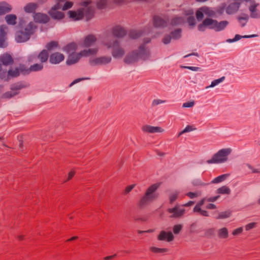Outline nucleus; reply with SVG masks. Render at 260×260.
Segmentation results:
<instances>
[{"label":"nucleus","instance_id":"1","mask_svg":"<svg viewBox=\"0 0 260 260\" xmlns=\"http://www.w3.org/2000/svg\"><path fill=\"white\" fill-rule=\"evenodd\" d=\"M90 3L89 0H84L80 4V6L83 8L77 11H69L68 12L69 17L74 21H77L83 19L85 16L87 20H89L93 15V9L91 7H89Z\"/></svg>","mask_w":260,"mask_h":260},{"label":"nucleus","instance_id":"2","mask_svg":"<svg viewBox=\"0 0 260 260\" xmlns=\"http://www.w3.org/2000/svg\"><path fill=\"white\" fill-rule=\"evenodd\" d=\"M230 148L222 149L215 154L211 159L208 160V164H218L224 162L228 159V156L231 153Z\"/></svg>","mask_w":260,"mask_h":260},{"label":"nucleus","instance_id":"3","mask_svg":"<svg viewBox=\"0 0 260 260\" xmlns=\"http://www.w3.org/2000/svg\"><path fill=\"white\" fill-rule=\"evenodd\" d=\"M167 212L171 214L170 216L171 218H179L183 216L185 213V209L183 208L182 205L176 204L174 207L168 208Z\"/></svg>","mask_w":260,"mask_h":260},{"label":"nucleus","instance_id":"4","mask_svg":"<svg viewBox=\"0 0 260 260\" xmlns=\"http://www.w3.org/2000/svg\"><path fill=\"white\" fill-rule=\"evenodd\" d=\"M108 48H112V55L114 57H122L124 53V50L122 48H121L118 42L117 41H115L113 44H106Z\"/></svg>","mask_w":260,"mask_h":260},{"label":"nucleus","instance_id":"5","mask_svg":"<svg viewBox=\"0 0 260 260\" xmlns=\"http://www.w3.org/2000/svg\"><path fill=\"white\" fill-rule=\"evenodd\" d=\"M216 20L211 18H206L202 23L198 25V29L200 31H204L207 27L211 29H215Z\"/></svg>","mask_w":260,"mask_h":260},{"label":"nucleus","instance_id":"6","mask_svg":"<svg viewBox=\"0 0 260 260\" xmlns=\"http://www.w3.org/2000/svg\"><path fill=\"white\" fill-rule=\"evenodd\" d=\"M160 185V183H157L151 185L147 188L145 194L147 195V196L149 197V199L152 200L156 199L157 198L158 195L155 193V191L159 187Z\"/></svg>","mask_w":260,"mask_h":260},{"label":"nucleus","instance_id":"7","mask_svg":"<svg viewBox=\"0 0 260 260\" xmlns=\"http://www.w3.org/2000/svg\"><path fill=\"white\" fill-rule=\"evenodd\" d=\"M174 237L171 232L161 231L157 236V239L159 241H166L171 242L174 240Z\"/></svg>","mask_w":260,"mask_h":260},{"label":"nucleus","instance_id":"8","mask_svg":"<svg viewBox=\"0 0 260 260\" xmlns=\"http://www.w3.org/2000/svg\"><path fill=\"white\" fill-rule=\"evenodd\" d=\"M83 57L81 51L77 53H71L68 58L67 63L69 65L76 63Z\"/></svg>","mask_w":260,"mask_h":260},{"label":"nucleus","instance_id":"9","mask_svg":"<svg viewBox=\"0 0 260 260\" xmlns=\"http://www.w3.org/2000/svg\"><path fill=\"white\" fill-rule=\"evenodd\" d=\"M34 20L37 23H46L49 21L50 19L45 14L37 13L34 15Z\"/></svg>","mask_w":260,"mask_h":260},{"label":"nucleus","instance_id":"10","mask_svg":"<svg viewBox=\"0 0 260 260\" xmlns=\"http://www.w3.org/2000/svg\"><path fill=\"white\" fill-rule=\"evenodd\" d=\"M7 30V26L3 25L0 26V47L4 48L6 46Z\"/></svg>","mask_w":260,"mask_h":260},{"label":"nucleus","instance_id":"11","mask_svg":"<svg viewBox=\"0 0 260 260\" xmlns=\"http://www.w3.org/2000/svg\"><path fill=\"white\" fill-rule=\"evenodd\" d=\"M96 38L93 35H88L85 37L82 45L85 47H89L93 45L96 42Z\"/></svg>","mask_w":260,"mask_h":260},{"label":"nucleus","instance_id":"12","mask_svg":"<svg viewBox=\"0 0 260 260\" xmlns=\"http://www.w3.org/2000/svg\"><path fill=\"white\" fill-rule=\"evenodd\" d=\"M64 59V55L59 52H55L50 56V61L53 64L59 63Z\"/></svg>","mask_w":260,"mask_h":260},{"label":"nucleus","instance_id":"13","mask_svg":"<svg viewBox=\"0 0 260 260\" xmlns=\"http://www.w3.org/2000/svg\"><path fill=\"white\" fill-rule=\"evenodd\" d=\"M111 60L110 57L102 56L95 58L91 60V63L93 65L105 64L109 63Z\"/></svg>","mask_w":260,"mask_h":260},{"label":"nucleus","instance_id":"14","mask_svg":"<svg viewBox=\"0 0 260 260\" xmlns=\"http://www.w3.org/2000/svg\"><path fill=\"white\" fill-rule=\"evenodd\" d=\"M29 36L24 31H19L17 32L15 39L18 43H22L29 39Z\"/></svg>","mask_w":260,"mask_h":260},{"label":"nucleus","instance_id":"15","mask_svg":"<svg viewBox=\"0 0 260 260\" xmlns=\"http://www.w3.org/2000/svg\"><path fill=\"white\" fill-rule=\"evenodd\" d=\"M1 61L5 66L12 64L14 62V59L12 57L8 54H5L1 56Z\"/></svg>","mask_w":260,"mask_h":260},{"label":"nucleus","instance_id":"16","mask_svg":"<svg viewBox=\"0 0 260 260\" xmlns=\"http://www.w3.org/2000/svg\"><path fill=\"white\" fill-rule=\"evenodd\" d=\"M37 29V26L32 22H30L25 27L24 31L30 37L33 35Z\"/></svg>","mask_w":260,"mask_h":260},{"label":"nucleus","instance_id":"17","mask_svg":"<svg viewBox=\"0 0 260 260\" xmlns=\"http://www.w3.org/2000/svg\"><path fill=\"white\" fill-rule=\"evenodd\" d=\"M99 49L98 48H89L82 50V53L83 57H88L90 56L96 55L98 53Z\"/></svg>","mask_w":260,"mask_h":260},{"label":"nucleus","instance_id":"18","mask_svg":"<svg viewBox=\"0 0 260 260\" xmlns=\"http://www.w3.org/2000/svg\"><path fill=\"white\" fill-rule=\"evenodd\" d=\"M139 54L137 52H133L130 55H127L124 61L127 63H131L136 61L139 57Z\"/></svg>","mask_w":260,"mask_h":260},{"label":"nucleus","instance_id":"19","mask_svg":"<svg viewBox=\"0 0 260 260\" xmlns=\"http://www.w3.org/2000/svg\"><path fill=\"white\" fill-rule=\"evenodd\" d=\"M113 35L118 38H121L125 35L126 32L124 29L119 26L114 27L112 31Z\"/></svg>","mask_w":260,"mask_h":260},{"label":"nucleus","instance_id":"20","mask_svg":"<svg viewBox=\"0 0 260 260\" xmlns=\"http://www.w3.org/2000/svg\"><path fill=\"white\" fill-rule=\"evenodd\" d=\"M240 3H233L231 4L226 9V13L229 14H233L239 9Z\"/></svg>","mask_w":260,"mask_h":260},{"label":"nucleus","instance_id":"21","mask_svg":"<svg viewBox=\"0 0 260 260\" xmlns=\"http://www.w3.org/2000/svg\"><path fill=\"white\" fill-rule=\"evenodd\" d=\"M143 130L145 132L148 133H157V132H162L163 129L158 126H151L148 125H146L143 127Z\"/></svg>","mask_w":260,"mask_h":260},{"label":"nucleus","instance_id":"22","mask_svg":"<svg viewBox=\"0 0 260 260\" xmlns=\"http://www.w3.org/2000/svg\"><path fill=\"white\" fill-rule=\"evenodd\" d=\"M48 52L45 49L41 51L38 55V58L42 63L46 62L48 60Z\"/></svg>","mask_w":260,"mask_h":260},{"label":"nucleus","instance_id":"23","mask_svg":"<svg viewBox=\"0 0 260 260\" xmlns=\"http://www.w3.org/2000/svg\"><path fill=\"white\" fill-rule=\"evenodd\" d=\"M38 7V5L35 3H28L24 7V10L28 13H34Z\"/></svg>","mask_w":260,"mask_h":260},{"label":"nucleus","instance_id":"24","mask_svg":"<svg viewBox=\"0 0 260 260\" xmlns=\"http://www.w3.org/2000/svg\"><path fill=\"white\" fill-rule=\"evenodd\" d=\"M20 75L18 68L11 69L8 71L7 79L9 80L12 78L17 77Z\"/></svg>","mask_w":260,"mask_h":260},{"label":"nucleus","instance_id":"25","mask_svg":"<svg viewBox=\"0 0 260 260\" xmlns=\"http://www.w3.org/2000/svg\"><path fill=\"white\" fill-rule=\"evenodd\" d=\"M154 25L156 27L164 26L166 24V22L159 16H155L153 18Z\"/></svg>","mask_w":260,"mask_h":260},{"label":"nucleus","instance_id":"26","mask_svg":"<svg viewBox=\"0 0 260 260\" xmlns=\"http://www.w3.org/2000/svg\"><path fill=\"white\" fill-rule=\"evenodd\" d=\"M77 49V45L75 43H71L64 47V50L68 53H74Z\"/></svg>","mask_w":260,"mask_h":260},{"label":"nucleus","instance_id":"27","mask_svg":"<svg viewBox=\"0 0 260 260\" xmlns=\"http://www.w3.org/2000/svg\"><path fill=\"white\" fill-rule=\"evenodd\" d=\"M229 24L228 21H221L220 22H218L216 21V24L215 26V30L216 31H220L223 29Z\"/></svg>","mask_w":260,"mask_h":260},{"label":"nucleus","instance_id":"28","mask_svg":"<svg viewBox=\"0 0 260 260\" xmlns=\"http://www.w3.org/2000/svg\"><path fill=\"white\" fill-rule=\"evenodd\" d=\"M11 10V6L7 4H0V15L9 12Z\"/></svg>","mask_w":260,"mask_h":260},{"label":"nucleus","instance_id":"29","mask_svg":"<svg viewBox=\"0 0 260 260\" xmlns=\"http://www.w3.org/2000/svg\"><path fill=\"white\" fill-rule=\"evenodd\" d=\"M5 19L9 24L14 25L16 23L17 17L15 15H8L6 16Z\"/></svg>","mask_w":260,"mask_h":260},{"label":"nucleus","instance_id":"30","mask_svg":"<svg viewBox=\"0 0 260 260\" xmlns=\"http://www.w3.org/2000/svg\"><path fill=\"white\" fill-rule=\"evenodd\" d=\"M179 192L178 191H174L170 193L169 196V202L172 204L176 201L179 197Z\"/></svg>","mask_w":260,"mask_h":260},{"label":"nucleus","instance_id":"31","mask_svg":"<svg viewBox=\"0 0 260 260\" xmlns=\"http://www.w3.org/2000/svg\"><path fill=\"white\" fill-rule=\"evenodd\" d=\"M43 69V64L42 63H35L30 66V72H35L41 71Z\"/></svg>","mask_w":260,"mask_h":260},{"label":"nucleus","instance_id":"32","mask_svg":"<svg viewBox=\"0 0 260 260\" xmlns=\"http://www.w3.org/2000/svg\"><path fill=\"white\" fill-rule=\"evenodd\" d=\"M19 70V73H22V74H29L30 73V67L28 68L26 66L23 64H20L18 68Z\"/></svg>","mask_w":260,"mask_h":260},{"label":"nucleus","instance_id":"33","mask_svg":"<svg viewBox=\"0 0 260 260\" xmlns=\"http://www.w3.org/2000/svg\"><path fill=\"white\" fill-rule=\"evenodd\" d=\"M217 193L218 194H229L231 193V190L228 186H222L217 189Z\"/></svg>","mask_w":260,"mask_h":260},{"label":"nucleus","instance_id":"34","mask_svg":"<svg viewBox=\"0 0 260 260\" xmlns=\"http://www.w3.org/2000/svg\"><path fill=\"white\" fill-rule=\"evenodd\" d=\"M153 201L152 200L149 199V197L147 196L145 194L144 196L140 199L139 202V206L140 207H142L146 205L149 202Z\"/></svg>","mask_w":260,"mask_h":260},{"label":"nucleus","instance_id":"35","mask_svg":"<svg viewBox=\"0 0 260 260\" xmlns=\"http://www.w3.org/2000/svg\"><path fill=\"white\" fill-rule=\"evenodd\" d=\"M228 235V231L225 228H223L218 231V236L220 238H226Z\"/></svg>","mask_w":260,"mask_h":260},{"label":"nucleus","instance_id":"36","mask_svg":"<svg viewBox=\"0 0 260 260\" xmlns=\"http://www.w3.org/2000/svg\"><path fill=\"white\" fill-rule=\"evenodd\" d=\"M229 176V174H228L219 176L216 177L215 178H214L212 180V183H218L221 182L223 181L224 180H225Z\"/></svg>","mask_w":260,"mask_h":260},{"label":"nucleus","instance_id":"37","mask_svg":"<svg viewBox=\"0 0 260 260\" xmlns=\"http://www.w3.org/2000/svg\"><path fill=\"white\" fill-rule=\"evenodd\" d=\"M149 249L151 252L155 253H165L168 251L167 248H160L153 246L150 247Z\"/></svg>","mask_w":260,"mask_h":260},{"label":"nucleus","instance_id":"38","mask_svg":"<svg viewBox=\"0 0 260 260\" xmlns=\"http://www.w3.org/2000/svg\"><path fill=\"white\" fill-rule=\"evenodd\" d=\"M201 10L203 11L204 14L208 16H212L214 15V12L207 7H203L201 8Z\"/></svg>","mask_w":260,"mask_h":260},{"label":"nucleus","instance_id":"39","mask_svg":"<svg viewBox=\"0 0 260 260\" xmlns=\"http://www.w3.org/2000/svg\"><path fill=\"white\" fill-rule=\"evenodd\" d=\"M58 42L56 41H51L49 42L46 46V47L48 51H50L58 46Z\"/></svg>","mask_w":260,"mask_h":260},{"label":"nucleus","instance_id":"40","mask_svg":"<svg viewBox=\"0 0 260 260\" xmlns=\"http://www.w3.org/2000/svg\"><path fill=\"white\" fill-rule=\"evenodd\" d=\"M206 200L207 201L205 198H204L202 199L200 202H199L194 207L193 211H200L201 206L204 205Z\"/></svg>","mask_w":260,"mask_h":260},{"label":"nucleus","instance_id":"41","mask_svg":"<svg viewBox=\"0 0 260 260\" xmlns=\"http://www.w3.org/2000/svg\"><path fill=\"white\" fill-rule=\"evenodd\" d=\"M230 215L231 212L230 211H224L220 213L217 217V219L226 218L230 217Z\"/></svg>","mask_w":260,"mask_h":260},{"label":"nucleus","instance_id":"42","mask_svg":"<svg viewBox=\"0 0 260 260\" xmlns=\"http://www.w3.org/2000/svg\"><path fill=\"white\" fill-rule=\"evenodd\" d=\"M196 15L197 19L198 20H201L203 18L204 12H203V11H202L201 10V8H200L199 10H198L196 11Z\"/></svg>","mask_w":260,"mask_h":260},{"label":"nucleus","instance_id":"43","mask_svg":"<svg viewBox=\"0 0 260 260\" xmlns=\"http://www.w3.org/2000/svg\"><path fill=\"white\" fill-rule=\"evenodd\" d=\"M254 36H255L254 35L244 36L243 37H242V36H240L239 35H236L235 36V37L234 39H233V40H228V41L232 42L238 41V40H240V39H241L242 38H247L252 37H254Z\"/></svg>","mask_w":260,"mask_h":260},{"label":"nucleus","instance_id":"44","mask_svg":"<svg viewBox=\"0 0 260 260\" xmlns=\"http://www.w3.org/2000/svg\"><path fill=\"white\" fill-rule=\"evenodd\" d=\"M224 77H222L218 79L214 80L213 82H212L211 85L210 86L207 87V88L212 87L215 86V85H217L218 84H219V83L222 82L224 80Z\"/></svg>","mask_w":260,"mask_h":260},{"label":"nucleus","instance_id":"45","mask_svg":"<svg viewBox=\"0 0 260 260\" xmlns=\"http://www.w3.org/2000/svg\"><path fill=\"white\" fill-rule=\"evenodd\" d=\"M195 129L196 128L193 127L192 126L188 125L185 127V128L184 130L179 133L178 137H179L180 135H181L182 134L184 133L189 132Z\"/></svg>","mask_w":260,"mask_h":260},{"label":"nucleus","instance_id":"46","mask_svg":"<svg viewBox=\"0 0 260 260\" xmlns=\"http://www.w3.org/2000/svg\"><path fill=\"white\" fill-rule=\"evenodd\" d=\"M141 35V33L140 32H137L135 30H133L131 31L129 34V37L132 39H136L139 37Z\"/></svg>","mask_w":260,"mask_h":260},{"label":"nucleus","instance_id":"47","mask_svg":"<svg viewBox=\"0 0 260 260\" xmlns=\"http://www.w3.org/2000/svg\"><path fill=\"white\" fill-rule=\"evenodd\" d=\"M182 226L181 224L175 225L173 227V230L175 234H178L182 230Z\"/></svg>","mask_w":260,"mask_h":260},{"label":"nucleus","instance_id":"48","mask_svg":"<svg viewBox=\"0 0 260 260\" xmlns=\"http://www.w3.org/2000/svg\"><path fill=\"white\" fill-rule=\"evenodd\" d=\"M257 4H253L250 6L249 7V10L251 12V16L252 17H254V13L256 11V7L257 6Z\"/></svg>","mask_w":260,"mask_h":260},{"label":"nucleus","instance_id":"49","mask_svg":"<svg viewBox=\"0 0 260 260\" xmlns=\"http://www.w3.org/2000/svg\"><path fill=\"white\" fill-rule=\"evenodd\" d=\"M106 1L105 0H101L97 3V7L99 9H103L106 5Z\"/></svg>","mask_w":260,"mask_h":260},{"label":"nucleus","instance_id":"50","mask_svg":"<svg viewBox=\"0 0 260 260\" xmlns=\"http://www.w3.org/2000/svg\"><path fill=\"white\" fill-rule=\"evenodd\" d=\"M73 5V3L71 2H66L64 5L62 6V9L63 10H66L71 8Z\"/></svg>","mask_w":260,"mask_h":260},{"label":"nucleus","instance_id":"51","mask_svg":"<svg viewBox=\"0 0 260 260\" xmlns=\"http://www.w3.org/2000/svg\"><path fill=\"white\" fill-rule=\"evenodd\" d=\"M75 175V171L74 170L70 171L68 174V177L66 181L71 180Z\"/></svg>","mask_w":260,"mask_h":260},{"label":"nucleus","instance_id":"52","mask_svg":"<svg viewBox=\"0 0 260 260\" xmlns=\"http://www.w3.org/2000/svg\"><path fill=\"white\" fill-rule=\"evenodd\" d=\"M187 22L190 25H194L196 24V21L193 17H189L187 19Z\"/></svg>","mask_w":260,"mask_h":260},{"label":"nucleus","instance_id":"53","mask_svg":"<svg viewBox=\"0 0 260 260\" xmlns=\"http://www.w3.org/2000/svg\"><path fill=\"white\" fill-rule=\"evenodd\" d=\"M243 231V229L242 228H238L235 230H234L232 232V234L234 236L237 235L238 234H241Z\"/></svg>","mask_w":260,"mask_h":260},{"label":"nucleus","instance_id":"54","mask_svg":"<svg viewBox=\"0 0 260 260\" xmlns=\"http://www.w3.org/2000/svg\"><path fill=\"white\" fill-rule=\"evenodd\" d=\"M135 186V184H132V185H130L126 186L124 190L125 193H129L133 189V188Z\"/></svg>","mask_w":260,"mask_h":260},{"label":"nucleus","instance_id":"55","mask_svg":"<svg viewBox=\"0 0 260 260\" xmlns=\"http://www.w3.org/2000/svg\"><path fill=\"white\" fill-rule=\"evenodd\" d=\"M255 225H256L255 222L250 223L246 225L245 229L247 231L249 230L254 228Z\"/></svg>","mask_w":260,"mask_h":260},{"label":"nucleus","instance_id":"56","mask_svg":"<svg viewBox=\"0 0 260 260\" xmlns=\"http://www.w3.org/2000/svg\"><path fill=\"white\" fill-rule=\"evenodd\" d=\"M186 195L190 199H193V198H196L198 196V194L197 193L192 192H189L187 193Z\"/></svg>","mask_w":260,"mask_h":260},{"label":"nucleus","instance_id":"57","mask_svg":"<svg viewBox=\"0 0 260 260\" xmlns=\"http://www.w3.org/2000/svg\"><path fill=\"white\" fill-rule=\"evenodd\" d=\"M193 212H198L201 215H202L204 216H208V212L205 210H202L201 208H200V211H193Z\"/></svg>","mask_w":260,"mask_h":260},{"label":"nucleus","instance_id":"58","mask_svg":"<svg viewBox=\"0 0 260 260\" xmlns=\"http://www.w3.org/2000/svg\"><path fill=\"white\" fill-rule=\"evenodd\" d=\"M171 37L169 36H166L164 39H163V42L164 44H168L171 41Z\"/></svg>","mask_w":260,"mask_h":260},{"label":"nucleus","instance_id":"59","mask_svg":"<svg viewBox=\"0 0 260 260\" xmlns=\"http://www.w3.org/2000/svg\"><path fill=\"white\" fill-rule=\"evenodd\" d=\"M194 105V102H188L183 105V107H191Z\"/></svg>","mask_w":260,"mask_h":260},{"label":"nucleus","instance_id":"60","mask_svg":"<svg viewBox=\"0 0 260 260\" xmlns=\"http://www.w3.org/2000/svg\"><path fill=\"white\" fill-rule=\"evenodd\" d=\"M248 18V16L247 14H244L243 16H239L238 19L239 21L242 20H247Z\"/></svg>","mask_w":260,"mask_h":260},{"label":"nucleus","instance_id":"61","mask_svg":"<svg viewBox=\"0 0 260 260\" xmlns=\"http://www.w3.org/2000/svg\"><path fill=\"white\" fill-rule=\"evenodd\" d=\"M194 204V202L193 201H189L188 202L182 205L183 206V208H184L185 207H190L192 206Z\"/></svg>","mask_w":260,"mask_h":260},{"label":"nucleus","instance_id":"62","mask_svg":"<svg viewBox=\"0 0 260 260\" xmlns=\"http://www.w3.org/2000/svg\"><path fill=\"white\" fill-rule=\"evenodd\" d=\"M219 197V196H216V197H211V198H208V199H207V201L208 202H213L216 201Z\"/></svg>","mask_w":260,"mask_h":260},{"label":"nucleus","instance_id":"63","mask_svg":"<svg viewBox=\"0 0 260 260\" xmlns=\"http://www.w3.org/2000/svg\"><path fill=\"white\" fill-rule=\"evenodd\" d=\"M206 208L208 209H215L216 208V206L213 204H209L206 206Z\"/></svg>","mask_w":260,"mask_h":260},{"label":"nucleus","instance_id":"64","mask_svg":"<svg viewBox=\"0 0 260 260\" xmlns=\"http://www.w3.org/2000/svg\"><path fill=\"white\" fill-rule=\"evenodd\" d=\"M17 239L18 240V241H23L25 240V237L24 235H18L17 236Z\"/></svg>","mask_w":260,"mask_h":260}]
</instances>
